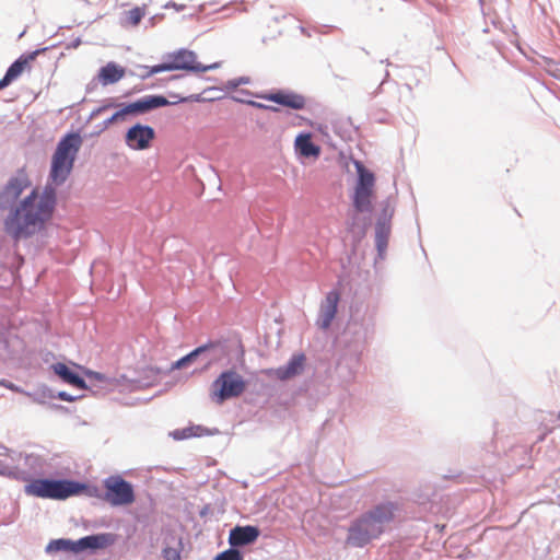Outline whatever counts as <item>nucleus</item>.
Wrapping results in <instances>:
<instances>
[{
  "instance_id": "f3484780",
  "label": "nucleus",
  "mask_w": 560,
  "mask_h": 560,
  "mask_svg": "<svg viewBox=\"0 0 560 560\" xmlns=\"http://www.w3.org/2000/svg\"><path fill=\"white\" fill-rule=\"evenodd\" d=\"M39 54V50H35L31 54L21 56L18 60H15L7 70V73L15 80L19 78L25 69H30L31 62H33L36 56Z\"/></svg>"
},
{
  "instance_id": "9b49d317",
  "label": "nucleus",
  "mask_w": 560,
  "mask_h": 560,
  "mask_svg": "<svg viewBox=\"0 0 560 560\" xmlns=\"http://www.w3.org/2000/svg\"><path fill=\"white\" fill-rule=\"evenodd\" d=\"M31 185L32 183L25 171H19L16 176L10 178L8 184L0 192V208L5 209L10 206H13L22 192L30 188Z\"/></svg>"
},
{
  "instance_id": "0eeeda50",
  "label": "nucleus",
  "mask_w": 560,
  "mask_h": 560,
  "mask_svg": "<svg viewBox=\"0 0 560 560\" xmlns=\"http://www.w3.org/2000/svg\"><path fill=\"white\" fill-rule=\"evenodd\" d=\"M215 67L217 65L202 66L197 61V56L194 51L187 49H179L178 51L168 56L167 62L152 67L150 70V74L172 70L206 72L207 70L214 69Z\"/></svg>"
},
{
  "instance_id": "a878e982",
  "label": "nucleus",
  "mask_w": 560,
  "mask_h": 560,
  "mask_svg": "<svg viewBox=\"0 0 560 560\" xmlns=\"http://www.w3.org/2000/svg\"><path fill=\"white\" fill-rule=\"evenodd\" d=\"M236 100H238L241 102H244V103H247V104H249V105H252L254 107H257V108L278 110V107H271V106L267 105L266 103L249 101V100H247L245 97H236Z\"/></svg>"
},
{
  "instance_id": "393cba45",
  "label": "nucleus",
  "mask_w": 560,
  "mask_h": 560,
  "mask_svg": "<svg viewBox=\"0 0 560 560\" xmlns=\"http://www.w3.org/2000/svg\"><path fill=\"white\" fill-rule=\"evenodd\" d=\"M256 97L258 98H262V100H267V101H271L273 103H276L277 105H280V92H272V93H260V94H255Z\"/></svg>"
},
{
  "instance_id": "f8f14e48",
  "label": "nucleus",
  "mask_w": 560,
  "mask_h": 560,
  "mask_svg": "<svg viewBox=\"0 0 560 560\" xmlns=\"http://www.w3.org/2000/svg\"><path fill=\"white\" fill-rule=\"evenodd\" d=\"M155 138V131L152 127L142 124H136L130 127L125 135L126 145L135 151L147 150L151 147Z\"/></svg>"
},
{
  "instance_id": "5701e85b",
  "label": "nucleus",
  "mask_w": 560,
  "mask_h": 560,
  "mask_svg": "<svg viewBox=\"0 0 560 560\" xmlns=\"http://www.w3.org/2000/svg\"><path fill=\"white\" fill-rule=\"evenodd\" d=\"M145 13H147L145 5H143V7H136V8L131 9V10H129L126 13L128 24L131 25V26H137L141 22V20L145 15Z\"/></svg>"
},
{
  "instance_id": "39448f33",
  "label": "nucleus",
  "mask_w": 560,
  "mask_h": 560,
  "mask_svg": "<svg viewBox=\"0 0 560 560\" xmlns=\"http://www.w3.org/2000/svg\"><path fill=\"white\" fill-rule=\"evenodd\" d=\"M246 390V381L235 370H226L211 383L209 387L210 400L217 405L237 398Z\"/></svg>"
},
{
  "instance_id": "423d86ee",
  "label": "nucleus",
  "mask_w": 560,
  "mask_h": 560,
  "mask_svg": "<svg viewBox=\"0 0 560 560\" xmlns=\"http://www.w3.org/2000/svg\"><path fill=\"white\" fill-rule=\"evenodd\" d=\"M114 542V538L110 534H98L83 537L77 541L70 539H54L47 547V552L67 551L72 553H79L86 549H102Z\"/></svg>"
},
{
  "instance_id": "bb28decb",
  "label": "nucleus",
  "mask_w": 560,
  "mask_h": 560,
  "mask_svg": "<svg viewBox=\"0 0 560 560\" xmlns=\"http://www.w3.org/2000/svg\"><path fill=\"white\" fill-rule=\"evenodd\" d=\"M163 555L166 560H180L178 551L174 548H165Z\"/></svg>"
},
{
  "instance_id": "c756f323",
  "label": "nucleus",
  "mask_w": 560,
  "mask_h": 560,
  "mask_svg": "<svg viewBox=\"0 0 560 560\" xmlns=\"http://www.w3.org/2000/svg\"><path fill=\"white\" fill-rule=\"evenodd\" d=\"M165 8H166V9L173 8V9H175L176 11H183V10L186 8V5H185V4H177V3H176V2H174V1H170V2H167V3L165 4Z\"/></svg>"
},
{
  "instance_id": "f03ea898",
  "label": "nucleus",
  "mask_w": 560,
  "mask_h": 560,
  "mask_svg": "<svg viewBox=\"0 0 560 560\" xmlns=\"http://www.w3.org/2000/svg\"><path fill=\"white\" fill-rule=\"evenodd\" d=\"M396 512V503L383 501L353 516L347 526L345 545L363 549L378 540L394 523Z\"/></svg>"
},
{
  "instance_id": "6ab92c4d",
  "label": "nucleus",
  "mask_w": 560,
  "mask_h": 560,
  "mask_svg": "<svg viewBox=\"0 0 560 560\" xmlns=\"http://www.w3.org/2000/svg\"><path fill=\"white\" fill-rule=\"evenodd\" d=\"M209 434H212V432L200 424L189 425L182 430H174L170 433V435L177 441L190 438H201Z\"/></svg>"
},
{
  "instance_id": "1a4fd4ad",
  "label": "nucleus",
  "mask_w": 560,
  "mask_h": 560,
  "mask_svg": "<svg viewBox=\"0 0 560 560\" xmlns=\"http://www.w3.org/2000/svg\"><path fill=\"white\" fill-rule=\"evenodd\" d=\"M104 500L114 506L129 505L135 501L132 486L120 476H112L104 481Z\"/></svg>"
},
{
  "instance_id": "9d476101",
  "label": "nucleus",
  "mask_w": 560,
  "mask_h": 560,
  "mask_svg": "<svg viewBox=\"0 0 560 560\" xmlns=\"http://www.w3.org/2000/svg\"><path fill=\"white\" fill-rule=\"evenodd\" d=\"M168 104V101L161 95L144 96L133 103L124 105L121 108L113 114V120L122 122L128 116L143 114L151 109L162 107Z\"/></svg>"
},
{
  "instance_id": "dca6fc26",
  "label": "nucleus",
  "mask_w": 560,
  "mask_h": 560,
  "mask_svg": "<svg viewBox=\"0 0 560 560\" xmlns=\"http://www.w3.org/2000/svg\"><path fill=\"white\" fill-rule=\"evenodd\" d=\"M125 68L115 62H108L100 69L97 78L101 84L108 85L121 80L125 77Z\"/></svg>"
},
{
  "instance_id": "4468645a",
  "label": "nucleus",
  "mask_w": 560,
  "mask_h": 560,
  "mask_svg": "<svg viewBox=\"0 0 560 560\" xmlns=\"http://www.w3.org/2000/svg\"><path fill=\"white\" fill-rule=\"evenodd\" d=\"M259 536V529L255 526H235L229 535V544L234 547L246 546L254 542Z\"/></svg>"
},
{
  "instance_id": "a211bd4d",
  "label": "nucleus",
  "mask_w": 560,
  "mask_h": 560,
  "mask_svg": "<svg viewBox=\"0 0 560 560\" xmlns=\"http://www.w3.org/2000/svg\"><path fill=\"white\" fill-rule=\"evenodd\" d=\"M295 148L305 158H317L320 153L319 147L312 142L310 133L300 135L295 140Z\"/></svg>"
},
{
  "instance_id": "4be33fe9",
  "label": "nucleus",
  "mask_w": 560,
  "mask_h": 560,
  "mask_svg": "<svg viewBox=\"0 0 560 560\" xmlns=\"http://www.w3.org/2000/svg\"><path fill=\"white\" fill-rule=\"evenodd\" d=\"M304 354L294 355L288 363L284 371H282V378L292 377L300 374L304 368Z\"/></svg>"
},
{
  "instance_id": "c85d7f7f",
  "label": "nucleus",
  "mask_w": 560,
  "mask_h": 560,
  "mask_svg": "<svg viewBox=\"0 0 560 560\" xmlns=\"http://www.w3.org/2000/svg\"><path fill=\"white\" fill-rule=\"evenodd\" d=\"M112 107H117V105H116V104H114V103H107V104H104V105L100 106L97 109H95V110L93 112V115H100L101 113H103V112H105V110H108V109H109V108H112Z\"/></svg>"
},
{
  "instance_id": "412c9836",
  "label": "nucleus",
  "mask_w": 560,
  "mask_h": 560,
  "mask_svg": "<svg viewBox=\"0 0 560 560\" xmlns=\"http://www.w3.org/2000/svg\"><path fill=\"white\" fill-rule=\"evenodd\" d=\"M306 104V100L303 95L291 92L282 91V107H290L293 109H302Z\"/></svg>"
},
{
  "instance_id": "f257e3e1",
  "label": "nucleus",
  "mask_w": 560,
  "mask_h": 560,
  "mask_svg": "<svg viewBox=\"0 0 560 560\" xmlns=\"http://www.w3.org/2000/svg\"><path fill=\"white\" fill-rule=\"evenodd\" d=\"M56 202L57 192L52 185L48 184L42 190L32 189L11 208L3 221L4 232L15 242L42 233L52 219Z\"/></svg>"
},
{
  "instance_id": "7c9ffc66",
  "label": "nucleus",
  "mask_w": 560,
  "mask_h": 560,
  "mask_svg": "<svg viewBox=\"0 0 560 560\" xmlns=\"http://www.w3.org/2000/svg\"><path fill=\"white\" fill-rule=\"evenodd\" d=\"M13 79L5 72L4 77L0 80V90L8 86Z\"/></svg>"
},
{
  "instance_id": "2eb2a0df",
  "label": "nucleus",
  "mask_w": 560,
  "mask_h": 560,
  "mask_svg": "<svg viewBox=\"0 0 560 560\" xmlns=\"http://www.w3.org/2000/svg\"><path fill=\"white\" fill-rule=\"evenodd\" d=\"M51 370L58 375L65 383L84 389L86 387L85 382L67 364L57 362L51 365Z\"/></svg>"
},
{
  "instance_id": "6e6552de",
  "label": "nucleus",
  "mask_w": 560,
  "mask_h": 560,
  "mask_svg": "<svg viewBox=\"0 0 560 560\" xmlns=\"http://www.w3.org/2000/svg\"><path fill=\"white\" fill-rule=\"evenodd\" d=\"M355 168L359 178L354 188L353 206L358 212H369L372 210L375 177L361 162H355Z\"/></svg>"
},
{
  "instance_id": "ddd939ff",
  "label": "nucleus",
  "mask_w": 560,
  "mask_h": 560,
  "mask_svg": "<svg viewBox=\"0 0 560 560\" xmlns=\"http://www.w3.org/2000/svg\"><path fill=\"white\" fill-rule=\"evenodd\" d=\"M339 299V293L336 291H331L326 295L325 301L320 306L319 317L317 320L320 328L327 329L330 326L337 314Z\"/></svg>"
},
{
  "instance_id": "2f4dec72",
  "label": "nucleus",
  "mask_w": 560,
  "mask_h": 560,
  "mask_svg": "<svg viewBox=\"0 0 560 560\" xmlns=\"http://www.w3.org/2000/svg\"><path fill=\"white\" fill-rule=\"evenodd\" d=\"M0 475H3V476H8V477H12V476H15V474L9 469H0Z\"/></svg>"
},
{
  "instance_id": "b1692460",
  "label": "nucleus",
  "mask_w": 560,
  "mask_h": 560,
  "mask_svg": "<svg viewBox=\"0 0 560 560\" xmlns=\"http://www.w3.org/2000/svg\"><path fill=\"white\" fill-rule=\"evenodd\" d=\"M214 560H243V555L240 550L235 548H230L221 553H219Z\"/></svg>"
},
{
  "instance_id": "cd10ccee",
  "label": "nucleus",
  "mask_w": 560,
  "mask_h": 560,
  "mask_svg": "<svg viewBox=\"0 0 560 560\" xmlns=\"http://www.w3.org/2000/svg\"><path fill=\"white\" fill-rule=\"evenodd\" d=\"M86 375L91 378V380H95L100 383H105L107 381V378L105 377V375L98 373V372H93V371H88L86 372Z\"/></svg>"
},
{
  "instance_id": "aec40b11",
  "label": "nucleus",
  "mask_w": 560,
  "mask_h": 560,
  "mask_svg": "<svg viewBox=\"0 0 560 560\" xmlns=\"http://www.w3.org/2000/svg\"><path fill=\"white\" fill-rule=\"evenodd\" d=\"M213 347V345H205V346H200L198 348H196L195 350H192L191 352H189L188 354H186L185 357L180 358L179 360L175 361L172 365H171V371H174V370H180V369H184L186 366H188L189 364H191L192 362L196 361V359L203 352L208 351L209 349H211Z\"/></svg>"
},
{
  "instance_id": "473e14b6",
  "label": "nucleus",
  "mask_w": 560,
  "mask_h": 560,
  "mask_svg": "<svg viewBox=\"0 0 560 560\" xmlns=\"http://www.w3.org/2000/svg\"><path fill=\"white\" fill-rule=\"evenodd\" d=\"M117 124L115 120H113V115L104 121V129L109 127L110 125Z\"/></svg>"
},
{
  "instance_id": "20e7f679",
  "label": "nucleus",
  "mask_w": 560,
  "mask_h": 560,
  "mask_svg": "<svg viewBox=\"0 0 560 560\" xmlns=\"http://www.w3.org/2000/svg\"><path fill=\"white\" fill-rule=\"evenodd\" d=\"M85 490V486L71 480L34 479L25 487V493L37 498L65 500Z\"/></svg>"
},
{
  "instance_id": "7ed1b4c3",
  "label": "nucleus",
  "mask_w": 560,
  "mask_h": 560,
  "mask_svg": "<svg viewBox=\"0 0 560 560\" xmlns=\"http://www.w3.org/2000/svg\"><path fill=\"white\" fill-rule=\"evenodd\" d=\"M82 139L79 133H68L57 144L51 158L49 178L55 185L63 184L69 177Z\"/></svg>"
},
{
  "instance_id": "72a5a7b5",
  "label": "nucleus",
  "mask_w": 560,
  "mask_h": 560,
  "mask_svg": "<svg viewBox=\"0 0 560 560\" xmlns=\"http://www.w3.org/2000/svg\"><path fill=\"white\" fill-rule=\"evenodd\" d=\"M59 397H60L62 400H67V401L72 400V398H71L70 396H68L66 393H60V394H59Z\"/></svg>"
}]
</instances>
